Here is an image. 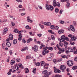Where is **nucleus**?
<instances>
[{
  "label": "nucleus",
  "instance_id": "obj_44",
  "mask_svg": "<svg viewBox=\"0 0 77 77\" xmlns=\"http://www.w3.org/2000/svg\"><path fill=\"white\" fill-rule=\"evenodd\" d=\"M42 54L43 56H45V54H46V52H45V51H42Z\"/></svg>",
  "mask_w": 77,
  "mask_h": 77
},
{
  "label": "nucleus",
  "instance_id": "obj_5",
  "mask_svg": "<svg viewBox=\"0 0 77 77\" xmlns=\"http://www.w3.org/2000/svg\"><path fill=\"white\" fill-rule=\"evenodd\" d=\"M70 28L72 31V32H75V29H74V26H73V25H70Z\"/></svg>",
  "mask_w": 77,
  "mask_h": 77
},
{
  "label": "nucleus",
  "instance_id": "obj_25",
  "mask_svg": "<svg viewBox=\"0 0 77 77\" xmlns=\"http://www.w3.org/2000/svg\"><path fill=\"white\" fill-rule=\"evenodd\" d=\"M14 63H15V60H12L11 63V65H14Z\"/></svg>",
  "mask_w": 77,
  "mask_h": 77
},
{
  "label": "nucleus",
  "instance_id": "obj_10",
  "mask_svg": "<svg viewBox=\"0 0 77 77\" xmlns=\"http://www.w3.org/2000/svg\"><path fill=\"white\" fill-rule=\"evenodd\" d=\"M8 29L7 28H5L4 29V31L3 32V35H5L8 32Z\"/></svg>",
  "mask_w": 77,
  "mask_h": 77
},
{
  "label": "nucleus",
  "instance_id": "obj_17",
  "mask_svg": "<svg viewBox=\"0 0 77 77\" xmlns=\"http://www.w3.org/2000/svg\"><path fill=\"white\" fill-rule=\"evenodd\" d=\"M48 65H49V64H45L44 66V68L45 69H47L48 68L47 66H48Z\"/></svg>",
  "mask_w": 77,
  "mask_h": 77
},
{
  "label": "nucleus",
  "instance_id": "obj_38",
  "mask_svg": "<svg viewBox=\"0 0 77 77\" xmlns=\"http://www.w3.org/2000/svg\"><path fill=\"white\" fill-rule=\"evenodd\" d=\"M15 68L17 71H18V70L19 69V67H18V66H16Z\"/></svg>",
  "mask_w": 77,
  "mask_h": 77
},
{
  "label": "nucleus",
  "instance_id": "obj_47",
  "mask_svg": "<svg viewBox=\"0 0 77 77\" xmlns=\"http://www.w3.org/2000/svg\"><path fill=\"white\" fill-rule=\"evenodd\" d=\"M18 29H15L14 30V32H15V33H17H17L18 32Z\"/></svg>",
  "mask_w": 77,
  "mask_h": 77
},
{
  "label": "nucleus",
  "instance_id": "obj_7",
  "mask_svg": "<svg viewBox=\"0 0 77 77\" xmlns=\"http://www.w3.org/2000/svg\"><path fill=\"white\" fill-rule=\"evenodd\" d=\"M64 46H65V48L66 50H67V48H68V43L66 42H64Z\"/></svg>",
  "mask_w": 77,
  "mask_h": 77
},
{
  "label": "nucleus",
  "instance_id": "obj_31",
  "mask_svg": "<svg viewBox=\"0 0 77 77\" xmlns=\"http://www.w3.org/2000/svg\"><path fill=\"white\" fill-rule=\"evenodd\" d=\"M48 50L52 51V50H53V48L52 47H49L48 48Z\"/></svg>",
  "mask_w": 77,
  "mask_h": 77
},
{
  "label": "nucleus",
  "instance_id": "obj_34",
  "mask_svg": "<svg viewBox=\"0 0 77 77\" xmlns=\"http://www.w3.org/2000/svg\"><path fill=\"white\" fill-rule=\"evenodd\" d=\"M64 23H65L64 21H63L62 20H60V24H64Z\"/></svg>",
  "mask_w": 77,
  "mask_h": 77
},
{
  "label": "nucleus",
  "instance_id": "obj_18",
  "mask_svg": "<svg viewBox=\"0 0 77 77\" xmlns=\"http://www.w3.org/2000/svg\"><path fill=\"white\" fill-rule=\"evenodd\" d=\"M48 73H47V71L45 70L43 71L42 72V74H45H45H47Z\"/></svg>",
  "mask_w": 77,
  "mask_h": 77
},
{
  "label": "nucleus",
  "instance_id": "obj_28",
  "mask_svg": "<svg viewBox=\"0 0 77 77\" xmlns=\"http://www.w3.org/2000/svg\"><path fill=\"white\" fill-rule=\"evenodd\" d=\"M25 69V73H28L29 72V69L28 68H26V69Z\"/></svg>",
  "mask_w": 77,
  "mask_h": 77
},
{
  "label": "nucleus",
  "instance_id": "obj_52",
  "mask_svg": "<svg viewBox=\"0 0 77 77\" xmlns=\"http://www.w3.org/2000/svg\"><path fill=\"white\" fill-rule=\"evenodd\" d=\"M62 58H61L57 60V62H61V61H62Z\"/></svg>",
  "mask_w": 77,
  "mask_h": 77
},
{
  "label": "nucleus",
  "instance_id": "obj_54",
  "mask_svg": "<svg viewBox=\"0 0 77 77\" xmlns=\"http://www.w3.org/2000/svg\"><path fill=\"white\" fill-rule=\"evenodd\" d=\"M62 42H61L59 43V45L60 46V47H62Z\"/></svg>",
  "mask_w": 77,
  "mask_h": 77
},
{
  "label": "nucleus",
  "instance_id": "obj_29",
  "mask_svg": "<svg viewBox=\"0 0 77 77\" xmlns=\"http://www.w3.org/2000/svg\"><path fill=\"white\" fill-rule=\"evenodd\" d=\"M53 59V58L51 57L48 58L47 59V60H48V61H51Z\"/></svg>",
  "mask_w": 77,
  "mask_h": 77
},
{
  "label": "nucleus",
  "instance_id": "obj_50",
  "mask_svg": "<svg viewBox=\"0 0 77 77\" xmlns=\"http://www.w3.org/2000/svg\"><path fill=\"white\" fill-rule=\"evenodd\" d=\"M22 42L23 43H24V44H25V43H26V41L25 39H23Z\"/></svg>",
  "mask_w": 77,
  "mask_h": 77
},
{
  "label": "nucleus",
  "instance_id": "obj_3",
  "mask_svg": "<svg viewBox=\"0 0 77 77\" xmlns=\"http://www.w3.org/2000/svg\"><path fill=\"white\" fill-rule=\"evenodd\" d=\"M32 50L34 49V51L35 52H37L38 50V47L36 45H35L34 47H32Z\"/></svg>",
  "mask_w": 77,
  "mask_h": 77
},
{
  "label": "nucleus",
  "instance_id": "obj_13",
  "mask_svg": "<svg viewBox=\"0 0 77 77\" xmlns=\"http://www.w3.org/2000/svg\"><path fill=\"white\" fill-rule=\"evenodd\" d=\"M50 5H49L47 4L46 5V8L47 10H50Z\"/></svg>",
  "mask_w": 77,
  "mask_h": 77
},
{
  "label": "nucleus",
  "instance_id": "obj_16",
  "mask_svg": "<svg viewBox=\"0 0 77 77\" xmlns=\"http://www.w3.org/2000/svg\"><path fill=\"white\" fill-rule=\"evenodd\" d=\"M33 40V39L31 38H29V39H28V40L27 41V43H29L30 42V41H32Z\"/></svg>",
  "mask_w": 77,
  "mask_h": 77
},
{
  "label": "nucleus",
  "instance_id": "obj_57",
  "mask_svg": "<svg viewBox=\"0 0 77 77\" xmlns=\"http://www.w3.org/2000/svg\"><path fill=\"white\" fill-rule=\"evenodd\" d=\"M60 72H61L60 70H59V69H58L57 70V72L58 73H60Z\"/></svg>",
  "mask_w": 77,
  "mask_h": 77
},
{
  "label": "nucleus",
  "instance_id": "obj_22",
  "mask_svg": "<svg viewBox=\"0 0 77 77\" xmlns=\"http://www.w3.org/2000/svg\"><path fill=\"white\" fill-rule=\"evenodd\" d=\"M41 66H42L45 64V62L44 61H41Z\"/></svg>",
  "mask_w": 77,
  "mask_h": 77
},
{
  "label": "nucleus",
  "instance_id": "obj_43",
  "mask_svg": "<svg viewBox=\"0 0 77 77\" xmlns=\"http://www.w3.org/2000/svg\"><path fill=\"white\" fill-rule=\"evenodd\" d=\"M55 26L52 25L51 26V29H54V27Z\"/></svg>",
  "mask_w": 77,
  "mask_h": 77
},
{
  "label": "nucleus",
  "instance_id": "obj_27",
  "mask_svg": "<svg viewBox=\"0 0 77 77\" xmlns=\"http://www.w3.org/2000/svg\"><path fill=\"white\" fill-rule=\"evenodd\" d=\"M50 10L51 11H53V10L54 9V8L52 6L50 5Z\"/></svg>",
  "mask_w": 77,
  "mask_h": 77
},
{
  "label": "nucleus",
  "instance_id": "obj_53",
  "mask_svg": "<svg viewBox=\"0 0 77 77\" xmlns=\"http://www.w3.org/2000/svg\"><path fill=\"white\" fill-rule=\"evenodd\" d=\"M36 66H38L40 65V63L39 62H38L36 64Z\"/></svg>",
  "mask_w": 77,
  "mask_h": 77
},
{
  "label": "nucleus",
  "instance_id": "obj_33",
  "mask_svg": "<svg viewBox=\"0 0 77 77\" xmlns=\"http://www.w3.org/2000/svg\"><path fill=\"white\" fill-rule=\"evenodd\" d=\"M72 24H73V26H76V25H77V23H76V22L73 21V22Z\"/></svg>",
  "mask_w": 77,
  "mask_h": 77
},
{
  "label": "nucleus",
  "instance_id": "obj_41",
  "mask_svg": "<svg viewBox=\"0 0 77 77\" xmlns=\"http://www.w3.org/2000/svg\"><path fill=\"white\" fill-rule=\"evenodd\" d=\"M23 33V30H21L20 31H17V33L20 34V33Z\"/></svg>",
  "mask_w": 77,
  "mask_h": 77
},
{
  "label": "nucleus",
  "instance_id": "obj_21",
  "mask_svg": "<svg viewBox=\"0 0 77 77\" xmlns=\"http://www.w3.org/2000/svg\"><path fill=\"white\" fill-rule=\"evenodd\" d=\"M48 32H49V33H50L51 34H52L53 35L54 34V32H53V31L51 30H48Z\"/></svg>",
  "mask_w": 77,
  "mask_h": 77
},
{
  "label": "nucleus",
  "instance_id": "obj_32",
  "mask_svg": "<svg viewBox=\"0 0 77 77\" xmlns=\"http://www.w3.org/2000/svg\"><path fill=\"white\" fill-rule=\"evenodd\" d=\"M77 69V66H75L72 67V69L74 70V69Z\"/></svg>",
  "mask_w": 77,
  "mask_h": 77
},
{
  "label": "nucleus",
  "instance_id": "obj_1",
  "mask_svg": "<svg viewBox=\"0 0 77 77\" xmlns=\"http://www.w3.org/2000/svg\"><path fill=\"white\" fill-rule=\"evenodd\" d=\"M61 39H60L61 42H63L65 40H66V41H68V38H67V37H65L64 35L61 36Z\"/></svg>",
  "mask_w": 77,
  "mask_h": 77
},
{
  "label": "nucleus",
  "instance_id": "obj_35",
  "mask_svg": "<svg viewBox=\"0 0 77 77\" xmlns=\"http://www.w3.org/2000/svg\"><path fill=\"white\" fill-rule=\"evenodd\" d=\"M54 29H55L56 30H57L59 29V26H55Z\"/></svg>",
  "mask_w": 77,
  "mask_h": 77
},
{
  "label": "nucleus",
  "instance_id": "obj_2",
  "mask_svg": "<svg viewBox=\"0 0 77 77\" xmlns=\"http://www.w3.org/2000/svg\"><path fill=\"white\" fill-rule=\"evenodd\" d=\"M74 62L73 61L71 60H69L68 61V65L69 66H72Z\"/></svg>",
  "mask_w": 77,
  "mask_h": 77
},
{
  "label": "nucleus",
  "instance_id": "obj_40",
  "mask_svg": "<svg viewBox=\"0 0 77 77\" xmlns=\"http://www.w3.org/2000/svg\"><path fill=\"white\" fill-rule=\"evenodd\" d=\"M51 38L53 40H54L55 39V37H54V36L53 35H52L51 36Z\"/></svg>",
  "mask_w": 77,
  "mask_h": 77
},
{
  "label": "nucleus",
  "instance_id": "obj_36",
  "mask_svg": "<svg viewBox=\"0 0 77 77\" xmlns=\"http://www.w3.org/2000/svg\"><path fill=\"white\" fill-rule=\"evenodd\" d=\"M53 62L54 63H56L57 62V61L56 60V59L53 60Z\"/></svg>",
  "mask_w": 77,
  "mask_h": 77
},
{
  "label": "nucleus",
  "instance_id": "obj_30",
  "mask_svg": "<svg viewBox=\"0 0 77 77\" xmlns=\"http://www.w3.org/2000/svg\"><path fill=\"white\" fill-rule=\"evenodd\" d=\"M36 68H34L33 69V70L32 71V72L34 74L36 73Z\"/></svg>",
  "mask_w": 77,
  "mask_h": 77
},
{
  "label": "nucleus",
  "instance_id": "obj_59",
  "mask_svg": "<svg viewBox=\"0 0 77 77\" xmlns=\"http://www.w3.org/2000/svg\"><path fill=\"white\" fill-rule=\"evenodd\" d=\"M68 36L69 37V38H71L72 37V35L71 34H69L68 35Z\"/></svg>",
  "mask_w": 77,
  "mask_h": 77
},
{
  "label": "nucleus",
  "instance_id": "obj_8",
  "mask_svg": "<svg viewBox=\"0 0 77 77\" xmlns=\"http://www.w3.org/2000/svg\"><path fill=\"white\" fill-rule=\"evenodd\" d=\"M27 20L28 21L29 23H33V20H30V17L29 16H28L27 17Z\"/></svg>",
  "mask_w": 77,
  "mask_h": 77
},
{
  "label": "nucleus",
  "instance_id": "obj_63",
  "mask_svg": "<svg viewBox=\"0 0 77 77\" xmlns=\"http://www.w3.org/2000/svg\"><path fill=\"white\" fill-rule=\"evenodd\" d=\"M9 52H10V55H12V51L11 50Z\"/></svg>",
  "mask_w": 77,
  "mask_h": 77
},
{
  "label": "nucleus",
  "instance_id": "obj_37",
  "mask_svg": "<svg viewBox=\"0 0 77 77\" xmlns=\"http://www.w3.org/2000/svg\"><path fill=\"white\" fill-rule=\"evenodd\" d=\"M25 27L27 29H31V27H29L28 25L26 26Z\"/></svg>",
  "mask_w": 77,
  "mask_h": 77
},
{
  "label": "nucleus",
  "instance_id": "obj_23",
  "mask_svg": "<svg viewBox=\"0 0 77 77\" xmlns=\"http://www.w3.org/2000/svg\"><path fill=\"white\" fill-rule=\"evenodd\" d=\"M12 69H10L9 70V72H8V75H11V72H12Z\"/></svg>",
  "mask_w": 77,
  "mask_h": 77
},
{
  "label": "nucleus",
  "instance_id": "obj_48",
  "mask_svg": "<svg viewBox=\"0 0 77 77\" xmlns=\"http://www.w3.org/2000/svg\"><path fill=\"white\" fill-rule=\"evenodd\" d=\"M16 60L17 62H20V58H17L16 59Z\"/></svg>",
  "mask_w": 77,
  "mask_h": 77
},
{
  "label": "nucleus",
  "instance_id": "obj_60",
  "mask_svg": "<svg viewBox=\"0 0 77 77\" xmlns=\"http://www.w3.org/2000/svg\"><path fill=\"white\" fill-rule=\"evenodd\" d=\"M19 8H23V6L22 5H20L19 6H18Z\"/></svg>",
  "mask_w": 77,
  "mask_h": 77
},
{
  "label": "nucleus",
  "instance_id": "obj_15",
  "mask_svg": "<svg viewBox=\"0 0 77 77\" xmlns=\"http://www.w3.org/2000/svg\"><path fill=\"white\" fill-rule=\"evenodd\" d=\"M71 39L73 41H75V35H73V37H72Z\"/></svg>",
  "mask_w": 77,
  "mask_h": 77
},
{
  "label": "nucleus",
  "instance_id": "obj_49",
  "mask_svg": "<svg viewBox=\"0 0 77 77\" xmlns=\"http://www.w3.org/2000/svg\"><path fill=\"white\" fill-rule=\"evenodd\" d=\"M51 23L50 22H48L46 26H51Z\"/></svg>",
  "mask_w": 77,
  "mask_h": 77
},
{
  "label": "nucleus",
  "instance_id": "obj_62",
  "mask_svg": "<svg viewBox=\"0 0 77 77\" xmlns=\"http://www.w3.org/2000/svg\"><path fill=\"white\" fill-rule=\"evenodd\" d=\"M50 56L51 57H54V55H53V54L51 53L50 54Z\"/></svg>",
  "mask_w": 77,
  "mask_h": 77
},
{
  "label": "nucleus",
  "instance_id": "obj_19",
  "mask_svg": "<svg viewBox=\"0 0 77 77\" xmlns=\"http://www.w3.org/2000/svg\"><path fill=\"white\" fill-rule=\"evenodd\" d=\"M63 32H64V31L63 29H61L58 31V33L59 34L62 33H63Z\"/></svg>",
  "mask_w": 77,
  "mask_h": 77
},
{
  "label": "nucleus",
  "instance_id": "obj_42",
  "mask_svg": "<svg viewBox=\"0 0 77 77\" xmlns=\"http://www.w3.org/2000/svg\"><path fill=\"white\" fill-rule=\"evenodd\" d=\"M56 6H58V7H60V3L59 2H58L56 4Z\"/></svg>",
  "mask_w": 77,
  "mask_h": 77
},
{
  "label": "nucleus",
  "instance_id": "obj_46",
  "mask_svg": "<svg viewBox=\"0 0 77 77\" xmlns=\"http://www.w3.org/2000/svg\"><path fill=\"white\" fill-rule=\"evenodd\" d=\"M48 49V47H46L44 48L43 49V50L44 51H45V50H47Z\"/></svg>",
  "mask_w": 77,
  "mask_h": 77
},
{
  "label": "nucleus",
  "instance_id": "obj_26",
  "mask_svg": "<svg viewBox=\"0 0 77 77\" xmlns=\"http://www.w3.org/2000/svg\"><path fill=\"white\" fill-rule=\"evenodd\" d=\"M13 43L14 44H16L17 43V40L14 39L13 42Z\"/></svg>",
  "mask_w": 77,
  "mask_h": 77
},
{
  "label": "nucleus",
  "instance_id": "obj_61",
  "mask_svg": "<svg viewBox=\"0 0 77 77\" xmlns=\"http://www.w3.org/2000/svg\"><path fill=\"white\" fill-rule=\"evenodd\" d=\"M37 35L40 38V37H41V36H42V34H38Z\"/></svg>",
  "mask_w": 77,
  "mask_h": 77
},
{
  "label": "nucleus",
  "instance_id": "obj_20",
  "mask_svg": "<svg viewBox=\"0 0 77 77\" xmlns=\"http://www.w3.org/2000/svg\"><path fill=\"white\" fill-rule=\"evenodd\" d=\"M29 33L30 35H31V36H34V35H35V32H34V33L32 32H29Z\"/></svg>",
  "mask_w": 77,
  "mask_h": 77
},
{
  "label": "nucleus",
  "instance_id": "obj_14",
  "mask_svg": "<svg viewBox=\"0 0 77 77\" xmlns=\"http://www.w3.org/2000/svg\"><path fill=\"white\" fill-rule=\"evenodd\" d=\"M6 45L7 46H8V47H11V44L10 42H8L6 43Z\"/></svg>",
  "mask_w": 77,
  "mask_h": 77
},
{
  "label": "nucleus",
  "instance_id": "obj_4",
  "mask_svg": "<svg viewBox=\"0 0 77 77\" xmlns=\"http://www.w3.org/2000/svg\"><path fill=\"white\" fill-rule=\"evenodd\" d=\"M60 69L61 70H64L66 69V66L64 65H61L60 68Z\"/></svg>",
  "mask_w": 77,
  "mask_h": 77
},
{
  "label": "nucleus",
  "instance_id": "obj_45",
  "mask_svg": "<svg viewBox=\"0 0 77 77\" xmlns=\"http://www.w3.org/2000/svg\"><path fill=\"white\" fill-rule=\"evenodd\" d=\"M67 0H61V2H62V3H63L64 2H66V3H68V1H67Z\"/></svg>",
  "mask_w": 77,
  "mask_h": 77
},
{
  "label": "nucleus",
  "instance_id": "obj_24",
  "mask_svg": "<svg viewBox=\"0 0 77 77\" xmlns=\"http://www.w3.org/2000/svg\"><path fill=\"white\" fill-rule=\"evenodd\" d=\"M54 72H55V73H57V68H56L54 67Z\"/></svg>",
  "mask_w": 77,
  "mask_h": 77
},
{
  "label": "nucleus",
  "instance_id": "obj_12",
  "mask_svg": "<svg viewBox=\"0 0 77 77\" xmlns=\"http://www.w3.org/2000/svg\"><path fill=\"white\" fill-rule=\"evenodd\" d=\"M53 5L54 7H56V0H54L53 3Z\"/></svg>",
  "mask_w": 77,
  "mask_h": 77
},
{
  "label": "nucleus",
  "instance_id": "obj_39",
  "mask_svg": "<svg viewBox=\"0 0 77 77\" xmlns=\"http://www.w3.org/2000/svg\"><path fill=\"white\" fill-rule=\"evenodd\" d=\"M55 12H56V13H58V12H59V9L56 8H55Z\"/></svg>",
  "mask_w": 77,
  "mask_h": 77
},
{
  "label": "nucleus",
  "instance_id": "obj_11",
  "mask_svg": "<svg viewBox=\"0 0 77 77\" xmlns=\"http://www.w3.org/2000/svg\"><path fill=\"white\" fill-rule=\"evenodd\" d=\"M9 38L10 40H12L13 39V35L12 34H10L9 35Z\"/></svg>",
  "mask_w": 77,
  "mask_h": 77
},
{
  "label": "nucleus",
  "instance_id": "obj_6",
  "mask_svg": "<svg viewBox=\"0 0 77 77\" xmlns=\"http://www.w3.org/2000/svg\"><path fill=\"white\" fill-rule=\"evenodd\" d=\"M52 74V72H50L48 73L47 74H45V76H43V77H49V75Z\"/></svg>",
  "mask_w": 77,
  "mask_h": 77
},
{
  "label": "nucleus",
  "instance_id": "obj_9",
  "mask_svg": "<svg viewBox=\"0 0 77 77\" xmlns=\"http://www.w3.org/2000/svg\"><path fill=\"white\" fill-rule=\"evenodd\" d=\"M74 51L73 50V49L71 48V47H69L68 48V53H69V52H73Z\"/></svg>",
  "mask_w": 77,
  "mask_h": 77
},
{
  "label": "nucleus",
  "instance_id": "obj_55",
  "mask_svg": "<svg viewBox=\"0 0 77 77\" xmlns=\"http://www.w3.org/2000/svg\"><path fill=\"white\" fill-rule=\"evenodd\" d=\"M74 54H76L77 53V49H76V51H74Z\"/></svg>",
  "mask_w": 77,
  "mask_h": 77
},
{
  "label": "nucleus",
  "instance_id": "obj_56",
  "mask_svg": "<svg viewBox=\"0 0 77 77\" xmlns=\"http://www.w3.org/2000/svg\"><path fill=\"white\" fill-rule=\"evenodd\" d=\"M38 7L40 9H42V7L40 5H38Z\"/></svg>",
  "mask_w": 77,
  "mask_h": 77
},
{
  "label": "nucleus",
  "instance_id": "obj_51",
  "mask_svg": "<svg viewBox=\"0 0 77 77\" xmlns=\"http://www.w3.org/2000/svg\"><path fill=\"white\" fill-rule=\"evenodd\" d=\"M18 66L20 68H21L22 66V64L21 63H19L18 64Z\"/></svg>",
  "mask_w": 77,
  "mask_h": 77
},
{
  "label": "nucleus",
  "instance_id": "obj_64",
  "mask_svg": "<svg viewBox=\"0 0 77 77\" xmlns=\"http://www.w3.org/2000/svg\"><path fill=\"white\" fill-rule=\"evenodd\" d=\"M18 36H19V38H22V35L20 34Z\"/></svg>",
  "mask_w": 77,
  "mask_h": 77
},
{
  "label": "nucleus",
  "instance_id": "obj_58",
  "mask_svg": "<svg viewBox=\"0 0 77 77\" xmlns=\"http://www.w3.org/2000/svg\"><path fill=\"white\" fill-rule=\"evenodd\" d=\"M63 11V10L62 9L61 10H60V14H62V12Z\"/></svg>",
  "mask_w": 77,
  "mask_h": 77
}]
</instances>
